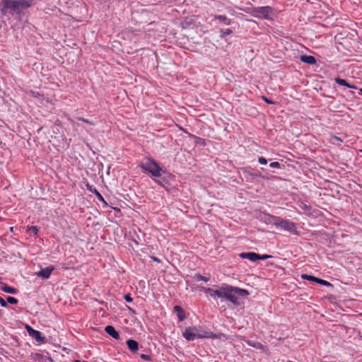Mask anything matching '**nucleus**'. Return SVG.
I'll use <instances>...</instances> for the list:
<instances>
[{
  "instance_id": "obj_1",
  "label": "nucleus",
  "mask_w": 362,
  "mask_h": 362,
  "mask_svg": "<svg viewBox=\"0 0 362 362\" xmlns=\"http://www.w3.org/2000/svg\"><path fill=\"white\" fill-rule=\"evenodd\" d=\"M204 291L205 293H209L211 297L217 296L226 298L236 305L240 304L238 297H246L249 295L247 290L231 286H222L216 290L211 288H204Z\"/></svg>"
},
{
  "instance_id": "obj_2",
  "label": "nucleus",
  "mask_w": 362,
  "mask_h": 362,
  "mask_svg": "<svg viewBox=\"0 0 362 362\" xmlns=\"http://www.w3.org/2000/svg\"><path fill=\"white\" fill-rule=\"evenodd\" d=\"M182 336L188 341H194L202 338H216V335L212 332L203 329L202 327H187Z\"/></svg>"
},
{
  "instance_id": "obj_3",
  "label": "nucleus",
  "mask_w": 362,
  "mask_h": 362,
  "mask_svg": "<svg viewBox=\"0 0 362 362\" xmlns=\"http://www.w3.org/2000/svg\"><path fill=\"white\" fill-rule=\"evenodd\" d=\"M139 167L144 172L149 173L154 177H160L161 175V168L152 158H147L145 161H143L139 164Z\"/></svg>"
},
{
  "instance_id": "obj_4",
  "label": "nucleus",
  "mask_w": 362,
  "mask_h": 362,
  "mask_svg": "<svg viewBox=\"0 0 362 362\" xmlns=\"http://www.w3.org/2000/svg\"><path fill=\"white\" fill-rule=\"evenodd\" d=\"M273 12V8L271 6H259L255 7L252 9V15L257 18H263L265 19H269L270 15Z\"/></svg>"
},
{
  "instance_id": "obj_5",
  "label": "nucleus",
  "mask_w": 362,
  "mask_h": 362,
  "mask_svg": "<svg viewBox=\"0 0 362 362\" xmlns=\"http://www.w3.org/2000/svg\"><path fill=\"white\" fill-rule=\"evenodd\" d=\"M1 13L6 15L7 10H10L12 13H18L16 0H2L1 2Z\"/></svg>"
},
{
  "instance_id": "obj_6",
  "label": "nucleus",
  "mask_w": 362,
  "mask_h": 362,
  "mask_svg": "<svg viewBox=\"0 0 362 362\" xmlns=\"http://www.w3.org/2000/svg\"><path fill=\"white\" fill-rule=\"evenodd\" d=\"M276 227H280L284 230L291 232L292 233L296 234L297 233L296 224L288 220L281 218L279 222L276 223Z\"/></svg>"
},
{
  "instance_id": "obj_7",
  "label": "nucleus",
  "mask_w": 362,
  "mask_h": 362,
  "mask_svg": "<svg viewBox=\"0 0 362 362\" xmlns=\"http://www.w3.org/2000/svg\"><path fill=\"white\" fill-rule=\"evenodd\" d=\"M29 335L32 337H33L38 342H43L44 341V337H42V334L40 332L34 329L29 325H26L25 327Z\"/></svg>"
},
{
  "instance_id": "obj_8",
  "label": "nucleus",
  "mask_w": 362,
  "mask_h": 362,
  "mask_svg": "<svg viewBox=\"0 0 362 362\" xmlns=\"http://www.w3.org/2000/svg\"><path fill=\"white\" fill-rule=\"evenodd\" d=\"M54 267L53 266H49L46 268L42 269L37 273V276L44 279H49L52 272L54 271Z\"/></svg>"
},
{
  "instance_id": "obj_9",
  "label": "nucleus",
  "mask_w": 362,
  "mask_h": 362,
  "mask_svg": "<svg viewBox=\"0 0 362 362\" xmlns=\"http://www.w3.org/2000/svg\"><path fill=\"white\" fill-rule=\"evenodd\" d=\"M18 13L21 10L30 7L34 4V0H16Z\"/></svg>"
},
{
  "instance_id": "obj_10",
  "label": "nucleus",
  "mask_w": 362,
  "mask_h": 362,
  "mask_svg": "<svg viewBox=\"0 0 362 362\" xmlns=\"http://www.w3.org/2000/svg\"><path fill=\"white\" fill-rule=\"evenodd\" d=\"M239 256L243 259H247L251 262H256L257 260V253L253 252H242Z\"/></svg>"
},
{
  "instance_id": "obj_11",
  "label": "nucleus",
  "mask_w": 362,
  "mask_h": 362,
  "mask_svg": "<svg viewBox=\"0 0 362 362\" xmlns=\"http://www.w3.org/2000/svg\"><path fill=\"white\" fill-rule=\"evenodd\" d=\"M105 332L115 339H119V334L115 330V327L111 325H107L105 328Z\"/></svg>"
},
{
  "instance_id": "obj_12",
  "label": "nucleus",
  "mask_w": 362,
  "mask_h": 362,
  "mask_svg": "<svg viewBox=\"0 0 362 362\" xmlns=\"http://www.w3.org/2000/svg\"><path fill=\"white\" fill-rule=\"evenodd\" d=\"M301 62L308 64H315L317 61L316 59L311 55L303 54L300 57Z\"/></svg>"
},
{
  "instance_id": "obj_13",
  "label": "nucleus",
  "mask_w": 362,
  "mask_h": 362,
  "mask_svg": "<svg viewBox=\"0 0 362 362\" xmlns=\"http://www.w3.org/2000/svg\"><path fill=\"white\" fill-rule=\"evenodd\" d=\"M127 345L130 351L136 352L139 349L138 342L133 339H128L127 341Z\"/></svg>"
},
{
  "instance_id": "obj_14",
  "label": "nucleus",
  "mask_w": 362,
  "mask_h": 362,
  "mask_svg": "<svg viewBox=\"0 0 362 362\" xmlns=\"http://www.w3.org/2000/svg\"><path fill=\"white\" fill-rule=\"evenodd\" d=\"M214 18V19L218 20L220 22L223 23L224 25H230L232 22L231 19L223 15H215Z\"/></svg>"
},
{
  "instance_id": "obj_15",
  "label": "nucleus",
  "mask_w": 362,
  "mask_h": 362,
  "mask_svg": "<svg viewBox=\"0 0 362 362\" xmlns=\"http://www.w3.org/2000/svg\"><path fill=\"white\" fill-rule=\"evenodd\" d=\"M1 291H4L6 293H11V294H16L18 292L16 288L11 287L5 283L2 284V286L1 288Z\"/></svg>"
},
{
  "instance_id": "obj_16",
  "label": "nucleus",
  "mask_w": 362,
  "mask_h": 362,
  "mask_svg": "<svg viewBox=\"0 0 362 362\" xmlns=\"http://www.w3.org/2000/svg\"><path fill=\"white\" fill-rule=\"evenodd\" d=\"M247 343L250 346H252V347L256 348L257 349L264 350V345L262 344L259 341H248Z\"/></svg>"
},
{
  "instance_id": "obj_17",
  "label": "nucleus",
  "mask_w": 362,
  "mask_h": 362,
  "mask_svg": "<svg viewBox=\"0 0 362 362\" xmlns=\"http://www.w3.org/2000/svg\"><path fill=\"white\" fill-rule=\"evenodd\" d=\"M281 219V218L274 216H268V222L274 226H276V223L279 222V221Z\"/></svg>"
},
{
  "instance_id": "obj_18",
  "label": "nucleus",
  "mask_w": 362,
  "mask_h": 362,
  "mask_svg": "<svg viewBox=\"0 0 362 362\" xmlns=\"http://www.w3.org/2000/svg\"><path fill=\"white\" fill-rule=\"evenodd\" d=\"M301 278L304 280H308V281H315L317 282V280L318 278L315 277V276H310V275H308V274H302L301 275Z\"/></svg>"
},
{
  "instance_id": "obj_19",
  "label": "nucleus",
  "mask_w": 362,
  "mask_h": 362,
  "mask_svg": "<svg viewBox=\"0 0 362 362\" xmlns=\"http://www.w3.org/2000/svg\"><path fill=\"white\" fill-rule=\"evenodd\" d=\"M233 33V31L230 28L221 29V37H224L225 36L229 35Z\"/></svg>"
},
{
  "instance_id": "obj_20",
  "label": "nucleus",
  "mask_w": 362,
  "mask_h": 362,
  "mask_svg": "<svg viewBox=\"0 0 362 362\" xmlns=\"http://www.w3.org/2000/svg\"><path fill=\"white\" fill-rule=\"evenodd\" d=\"M28 233H33L35 236H37L38 233V228L37 226H30L28 229Z\"/></svg>"
},
{
  "instance_id": "obj_21",
  "label": "nucleus",
  "mask_w": 362,
  "mask_h": 362,
  "mask_svg": "<svg viewBox=\"0 0 362 362\" xmlns=\"http://www.w3.org/2000/svg\"><path fill=\"white\" fill-rule=\"evenodd\" d=\"M174 310L176 313V315H177L179 321H181V306L180 305L175 306Z\"/></svg>"
},
{
  "instance_id": "obj_22",
  "label": "nucleus",
  "mask_w": 362,
  "mask_h": 362,
  "mask_svg": "<svg viewBox=\"0 0 362 362\" xmlns=\"http://www.w3.org/2000/svg\"><path fill=\"white\" fill-rule=\"evenodd\" d=\"M317 283H318L320 285L327 286H332V284L329 282H328L325 280L321 279H317Z\"/></svg>"
},
{
  "instance_id": "obj_23",
  "label": "nucleus",
  "mask_w": 362,
  "mask_h": 362,
  "mask_svg": "<svg viewBox=\"0 0 362 362\" xmlns=\"http://www.w3.org/2000/svg\"><path fill=\"white\" fill-rule=\"evenodd\" d=\"M7 302L11 303V304H17L18 303V300L16 298H13V297H11V296H8L7 297Z\"/></svg>"
},
{
  "instance_id": "obj_24",
  "label": "nucleus",
  "mask_w": 362,
  "mask_h": 362,
  "mask_svg": "<svg viewBox=\"0 0 362 362\" xmlns=\"http://www.w3.org/2000/svg\"><path fill=\"white\" fill-rule=\"evenodd\" d=\"M272 256L269 255H259L257 254V260L262 259L265 260L270 258Z\"/></svg>"
},
{
  "instance_id": "obj_25",
  "label": "nucleus",
  "mask_w": 362,
  "mask_h": 362,
  "mask_svg": "<svg viewBox=\"0 0 362 362\" xmlns=\"http://www.w3.org/2000/svg\"><path fill=\"white\" fill-rule=\"evenodd\" d=\"M77 119L79 120V121H82L83 122H86L87 124H91V125L94 124V123L92 122L91 121H90V120H88L87 119H85L83 117H77Z\"/></svg>"
},
{
  "instance_id": "obj_26",
  "label": "nucleus",
  "mask_w": 362,
  "mask_h": 362,
  "mask_svg": "<svg viewBox=\"0 0 362 362\" xmlns=\"http://www.w3.org/2000/svg\"><path fill=\"white\" fill-rule=\"evenodd\" d=\"M335 82L340 86H344V84H345L346 80L340 78H335Z\"/></svg>"
},
{
  "instance_id": "obj_27",
  "label": "nucleus",
  "mask_w": 362,
  "mask_h": 362,
  "mask_svg": "<svg viewBox=\"0 0 362 362\" xmlns=\"http://www.w3.org/2000/svg\"><path fill=\"white\" fill-rule=\"evenodd\" d=\"M269 166L271 168H280V163L279 162H272L269 164Z\"/></svg>"
},
{
  "instance_id": "obj_28",
  "label": "nucleus",
  "mask_w": 362,
  "mask_h": 362,
  "mask_svg": "<svg viewBox=\"0 0 362 362\" xmlns=\"http://www.w3.org/2000/svg\"><path fill=\"white\" fill-rule=\"evenodd\" d=\"M258 161L262 165H266L267 163V160L264 157H259Z\"/></svg>"
},
{
  "instance_id": "obj_29",
  "label": "nucleus",
  "mask_w": 362,
  "mask_h": 362,
  "mask_svg": "<svg viewBox=\"0 0 362 362\" xmlns=\"http://www.w3.org/2000/svg\"><path fill=\"white\" fill-rule=\"evenodd\" d=\"M94 193L96 194V196L100 200L105 202L103 196L96 189H94Z\"/></svg>"
},
{
  "instance_id": "obj_30",
  "label": "nucleus",
  "mask_w": 362,
  "mask_h": 362,
  "mask_svg": "<svg viewBox=\"0 0 362 362\" xmlns=\"http://www.w3.org/2000/svg\"><path fill=\"white\" fill-rule=\"evenodd\" d=\"M197 280H202V281H205V282H206V281H209V279H208V278H206V277H205V276H202V275H198V276H197Z\"/></svg>"
},
{
  "instance_id": "obj_31",
  "label": "nucleus",
  "mask_w": 362,
  "mask_h": 362,
  "mask_svg": "<svg viewBox=\"0 0 362 362\" xmlns=\"http://www.w3.org/2000/svg\"><path fill=\"white\" fill-rule=\"evenodd\" d=\"M0 305L2 307H6L7 306V302L4 300L1 297H0Z\"/></svg>"
},
{
  "instance_id": "obj_32",
  "label": "nucleus",
  "mask_w": 362,
  "mask_h": 362,
  "mask_svg": "<svg viewBox=\"0 0 362 362\" xmlns=\"http://www.w3.org/2000/svg\"><path fill=\"white\" fill-rule=\"evenodd\" d=\"M262 98L263 99V100L264 102H266L268 104H273L274 102L272 101L271 100H269V98H267L266 96H262Z\"/></svg>"
},
{
  "instance_id": "obj_33",
  "label": "nucleus",
  "mask_w": 362,
  "mask_h": 362,
  "mask_svg": "<svg viewBox=\"0 0 362 362\" xmlns=\"http://www.w3.org/2000/svg\"><path fill=\"white\" fill-rule=\"evenodd\" d=\"M124 299L127 302H132L133 300L132 298L131 297V296L129 294L125 295L124 296Z\"/></svg>"
},
{
  "instance_id": "obj_34",
  "label": "nucleus",
  "mask_w": 362,
  "mask_h": 362,
  "mask_svg": "<svg viewBox=\"0 0 362 362\" xmlns=\"http://www.w3.org/2000/svg\"><path fill=\"white\" fill-rule=\"evenodd\" d=\"M344 86H346L348 88H356V86H352V85H350L349 83H347L346 81L345 82V84H344Z\"/></svg>"
},
{
  "instance_id": "obj_35",
  "label": "nucleus",
  "mask_w": 362,
  "mask_h": 362,
  "mask_svg": "<svg viewBox=\"0 0 362 362\" xmlns=\"http://www.w3.org/2000/svg\"><path fill=\"white\" fill-rule=\"evenodd\" d=\"M332 140H336V141H342V140L339 137H338L337 136H332Z\"/></svg>"
},
{
  "instance_id": "obj_36",
  "label": "nucleus",
  "mask_w": 362,
  "mask_h": 362,
  "mask_svg": "<svg viewBox=\"0 0 362 362\" xmlns=\"http://www.w3.org/2000/svg\"><path fill=\"white\" fill-rule=\"evenodd\" d=\"M141 358L144 359H148L149 356L145 354H142Z\"/></svg>"
},
{
  "instance_id": "obj_37",
  "label": "nucleus",
  "mask_w": 362,
  "mask_h": 362,
  "mask_svg": "<svg viewBox=\"0 0 362 362\" xmlns=\"http://www.w3.org/2000/svg\"><path fill=\"white\" fill-rule=\"evenodd\" d=\"M303 208L305 209H309L310 206H307L306 204H303Z\"/></svg>"
},
{
  "instance_id": "obj_38",
  "label": "nucleus",
  "mask_w": 362,
  "mask_h": 362,
  "mask_svg": "<svg viewBox=\"0 0 362 362\" xmlns=\"http://www.w3.org/2000/svg\"><path fill=\"white\" fill-rule=\"evenodd\" d=\"M185 317L184 314L182 313V320L185 319Z\"/></svg>"
},
{
  "instance_id": "obj_39",
  "label": "nucleus",
  "mask_w": 362,
  "mask_h": 362,
  "mask_svg": "<svg viewBox=\"0 0 362 362\" xmlns=\"http://www.w3.org/2000/svg\"><path fill=\"white\" fill-rule=\"evenodd\" d=\"M13 227H11L10 230H11V231H13Z\"/></svg>"
},
{
  "instance_id": "obj_40",
  "label": "nucleus",
  "mask_w": 362,
  "mask_h": 362,
  "mask_svg": "<svg viewBox=\"0 0 362 362\" xmlns=\"http://www.w3.org/2000/svg\"><path fill=\"white\" fill-rule=\"evenodd\" d=\"M74 362H81V361L76 360Z\"/></svg>"
},
{
  "instance_id": "obj_41",
  "label": "nucleus",
  "mask_w": 362,
  "mask_h": 362,
  "mask_svg": "<svg viewBox=\"0 0 362 362\" xmlns=\"http://www.w3.org/2000/svg\"><path fill=\"white\" fill-rule=\"evenodd\" d=\"M360 92L362 93V88L360 89Z\"/></svg>"
},
{
  "instance_id": "obj_42",
  "label": "nucleus",
  "mask_w": 362,
  "mask_h": 362,
  "mask_svg": "<svg viewBox=\"0 0 362 362\" xmlns=\"http://www.w3.org/2000/svg\"><path fill=\"white\" fill-rule=\"evenodd\" d=\"M2 221V218L0 217V221Z\"/></svg>"
},
{
  "instance_id": "obj_43",
  "label": "nucleus",
  "mask_w": 362,
  "mask_h": 362,
  "mask_svg": "<svg viewBox=\"0 0 362 362\" xmlns=\"http://www.w3.org/2000/svg\"><path fill=\"white\" fill-rule=\"evenodd\" d=\"M360 151L362 153V149H361V150H360Z\"/></svg>"
},
{
  "instance_id": "obj_44",
  "label": "nucleus",
  "mask_w": 362,
  "mask_h": 362,
  "mask_svg": "<svg viewBox=\"0 0 362 362\" xmlns=\"http://www.w3.org/2000/svg\"><path fill=\"white\" fill-rule=\"evenodd\" d=\"M361 315H362V313H361Z\"/></svg>"
}]
</instances>
